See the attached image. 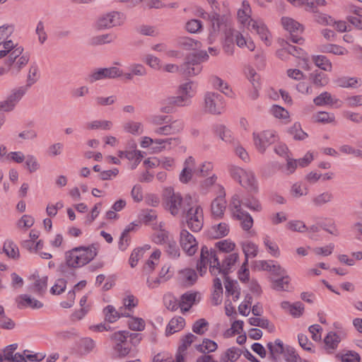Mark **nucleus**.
Here are the masks:
<instances>
[{
	"label": "nucleus",
	"mask_w": 362,
	"mask_h": 362,
	"mask_svg": "<svg viewBox=\"0 0 362 362\" xmlns=\"http://www.w3.org/2000/svg\"><path fill=\"white\" fill-rule=\"evenodd\" d=\"M223 14L217 11H214L210 17L209 34L207 42L213 44L219 37L223 35V49L228 54H233V29L231 25L230 11L228 3H222Z\"/></svg>",
	"instance_id": "f257e3e1"
},
{
	"label": "nucleus",
	"mask_w": 362,
	"mask_h": 362,
	"mask_svg": "<svg viewBox=\"0 0 362 362\" xmlns=\"http://www.w3.org/2000/svg\"><path fill=\"white\" fill-rule=\"evenodd\" d=\"M177 93V95L170 96L163 100L160 108L162 112L170 113L176 107L189 105L191 99L196 94V86L192 81H187L179 85Z\"/></svg>",
	"instance_id": "f03ea898"
},
{
	"label": "nucleus",
	"mask_w": 362,
	"mask_h": 362,
	"mask_svg": "<svg viewBox=\"0 0 362 362\" xmlns=\"http://www.w3.org/2000/svg\"><path fill=\"white\" fill-rule=\"evenodd\" d=\"M194 199L189 194H181L173 188H165L163 194V204L164 209L172 216H177L183 214L188 206L193 204Z\"/></svg>",
	"instance_id": "7ed1b4c3"
},
{
	"label": "nucleus",
	"mask_w": 362,
	"mask_h": 362,
	"mask_svg": "<svg viewBox=\"0 0 362 362\" xmlns=\"http://www.w3.org/2000/svg\"><path fill=\"white\" fill-rule=\"evenodd\" d=\"M98 255V248L91 245L87 247H76L65 253V261L71 268H79L92 261Z\"/></svg>",
	"instance_id": "20e7f679"
},
{
	"label": "nucleus",
	"mask_w": 362,
	"mask_h": 362,
	"mask_svg": "<svg viewBox=\"0 0 362 362\" xmlns=\"http://www.w3.org/2000/svg\"><path fill=\"white\" fill-rule=\"evenodd\" d=\"M8 54L6 65L8 66V71L13 74L19 73L30 60V54L25 52L21 46L14 45V48Z\"/></svg>",
	"instance_id": "39448f33"
},
{
	"label": "nucleus",
	"mask_w": 362,
	"mask_h": 362,
	"mask_svg": "<svg viewBox=\"0 0 362 362\" xmlns=\"http://www.w3.org/2000/svg\"><path fill=\"white\" fill-rule=\"evenodd\" d=\"M229 207L233 218L240 222L245 230H249L248 201L240 199L238 196L235 195L232 197Z\"/></svg>",
	"instance_id": "423d86ee"
},
{
	"label": "nucleus",
	"mask_w": 362,
	"mask_h": 362,
	"mask_svg": "<svg viewBox=\"0 0 362 362\" xmlns=\"http://www.w3.org/2000/svg\"><path fill=\"white\" fill-rule=\"evenodd\" d=\"M207 264L209 265V271L213 276H218L222 272L216 252L209 250L207 247H203L201 250L200 261L197 264V269L201 275L206 273Z\"/></svg>",
	"instance_id": "0eeeda50"
},
{
	"label": "nucleus",
	"mask_w": 362,
	"mask_h": 362,
	"mask_svg": "<svg viewBox=\"0 0 362 362\" xmlns=\"http://www.w3.org/2000/svg\"><path fill=\"white\" fill-rule=\"evenodd\" d=\"M203 110L207 114L222 115L226 110V101L219 93L207 91L203 98Z\"/></svg>",
	"instance_id": "6e6552de"
},
{
	"label": "nucleus",
	"mask_w": 362,
	"mask_h": 362,
	"mask_svg": "<svg viewBox=\"0 0 362 362\" xmlns=\"http://www.w3.org/2000/svg\"><path fill=\"white\" fill-rule=\"evenodd\" d=\"M126 20L127 16L123 12L111 11L99 16L95 25L98 30H107L123 25Z\"/></svg>",
	"instance_id": "1a4fd4ad"
},
{
	"label": "nucleus",
	"mask_w": 362,
	"mask_h": 362,
	"mask_svg": "<svg viewBox=\"0 0 362 362\" xmlns=\"http://www.w3.org/2000/svg\"><path fill=\"white\" fill-rule=\"evenodd\" d=\"M183 214H185L187 226L192 231L198 232L202 229L204 223V216L200 205L193 201V204L187 207Z\"/></svg>",
	"instance_id": "9d476101"
},
{
	"label": "nucleus",
	"mask_w": 362,
	"mask_h": 362,
	"mask_svg": "<svg viewBox=\"0 0 362 362\" xmlns=\"http://www.w3.org/2000/svg\"><path fill=\"white\" fill-rule=\"evenodd\" d=\"M206 51H200L192 56L188 57V60L182 64L184 74L189 77L199 75L202 71V62L209 59Z\"/></svg>",
	"instance_id": "9b49d317"
},
{
	"label": "nucleus",
	"mask_w": 362,
	"mask_h": 362,
	"mask_svg": "<svg viewBox=\"0 0 362 362\" xmlns=\"http://www.w3.org/2000/svg\"><path fill=\"white\" fill-rule=\"evenodd\" d=\"M123 75V71L117 66L99 68L92 71L86 78L90 83L105 79H113L120 78Z\"/></svg>",
	"instance_id": "f8f14e48"
},
{
	"label": "nucleus",
	"mask_w": 362,
	"mask_h": 362,
	"mask_svg": "<svg viewBox=\"0 0 362 362\" xmlns=\"http://www.w3.org/2000/svg\"><path fill=\"white\" fill-rule=\"evenodd\" d=\"M13 32V27L11 25H4L0 27V59L4 57L14 48L13 42L10 37Z\"/></svg>",
	"instance_id": "ddd939ff"
},
{
	"label": "nucleus",
	"mask_w": 362,
	"mask_h": 362,
	"mask_svg": "<svg viewBox=\"0 0 362 362\" xmlns=\"http://www.w3.org/2000/svg\"><path fill=\"white\" fill-rule=\"evenodd\" d=\"M179 240L182 249L188 255H194L198 250V243L196 238L186 229L180 230Z\"/></svg>",
	"instance_id": "4468645a"
},
{
	"label": "nucleus",
	"mask_w": 362,
	"mask_h": 362,
	"mask_svg": "<svg viewBox=\"0 0 362 362\" xmlns=\"http://www.w3.org/2000/svg\"><path fill=\"white\" fill-rule=\"evenodd\" d=\"M27 91L26 87L13 89L7 98L0 102V108L5 112L12 111Z\"/></svg>",
	"instance_id": "2eb2a0df"
},
{
	"label": "nucleus",
	"mask_w": 362,
	"mask_h": 362,
	"mask_svg": "<svg viewBox=\"0 0 362 362\" xmlns=\"http://www.w3.org/2000/svg\"><path fill=\"white\" fill-rule=\"evenodd\" d=\"M253 137L255 145L260 152L264 151L268 146L274 143L278 139V136L273 130H267L259 134L254 133Z\"/></svg>",
	"instance_id": "dca6fc26"
},
{
	"label": "nucleus",
	"mask_w": 362,
	"mask_h": 362,
	"mask_svg": "<svg viewBox=\"0 0 362 362\" xmlns=\"http://www.w3.org/2000/svg\"><path fill=\"white\" fill-rule=\"evenodd\" d=\"M218 194L211 202V211L215 218L223 217L226 209V192L222 185H217Z\"/></svg>",
	"instance_id": "f3484780"
},
{
	"label": "nucleus",
	"mask_w": 362,
	"mask_h": 362,
	"mask_svg": "<svg viewBox=\"0 0 362 362\" xmlns=\"http://www.w3.org/2000/svg\"><path fill=\"white\" fill-rule=\"evenodd\" d=\"M194 174L197 175L196 160L194 157L189 156L183 163V168L179 175L180 181L186 184L192 179Z\"/></svg>",
	"instance_id": "a211bd4d"
},
{
	"label": "nucleus",
	"mask_w": 362,
	"mask_h": 362,
	"mask_svg": "<svg viewBox=\"0 0 362 362\" xmlns=\"http://www.w3.org/2000/svg\"><path fill=\"white\" fill-rule=\"evenodd\" d=\"M152 228L154 230L152 235V241L158 245H165L173 236L165 229L163 221L156 222L153 224Z\"/></svg>",
	"instance_id": "6ab92c4d"
},
{
	"label": "nucleus",
	"mask_w": 362,
	"mask_h": 362,
	"mask_svg": "<svg viewBox=\"0 0 362 362\" xmlns=\"http://www.w3.org/2000/svg\"><path fill=\"white\" fill-rule=\"evenodd\" d=\"M250 25L252 26V32L257 34L267 46L271 45L272 36L270 32L262 20L250 19Z\"/></svg>",
	"instance_id": "aec40b11"
},
{
	"label": "nucleus",
	"mask_w": 362,
	"mask_h": 362,
	"mask_svg": "<svg viewBox=\"0 0 362 362\" xmlns=\"http://www.w3.org/2000/svg\"><path fill=\"white\" fill-rule=\"evenodd\" d=\"M346 331L329 332L324 339L325 348L331 353L335 350L340 341L346 337Z\"/></svg>",
	"instance_id": "412c9836"
},
{
	"label": "nucleus",
	"mask_w": 362,
	"mask_h": 362,
	"mask_svg": "<svg viewBox=\"0 0 362 362\" xmlns=\"http://www.w3.org/2000/svg\"><path fill=\"white\" fill-rule=\"evenodd\" d=\"M122 305L119 307L121 315L131 317L138 305V298L132 294H127L122 298Z\"/></svg>",
	"instance_id": "4be33fe9"
},
{
	"label": "nucleus",
	"mask_w": 362,
	"mask_h": 362,
	"mask_svg": "<svg viewBox=\"0 0 362 362\" xmlns=\"http://www.w3.org/2000/svg\"><path fill=\"white\" fill-rule=\"evenodd\" d=\"M178 48L185 51H196L199 49L202 44L200 41L188 36H180L176 39Z\"/></svg>",
	"instance_id": "5701e85b"
},
{
	"label": "nucleus",
	"mask_w": 362,
	"mask_h": 362,
	"mask_svg": "<svg viewBox=\"0 0 362 362\" xmlns=\"http://www.w3.org/2000/svg\"><path fill=\"white\" fill-rule=\"evenodd\" d=\"M348 21L356 28L362 30V8L354 4L348 6Z\"/></svg>",
	"instance_id": "b1692460"
},
{
	"label": "nucleus",
	"mask_w": 362,
	"mask_h": 362,
	"mask_svg": "<svg viewBox=\"0 0 362 362\" xmlns=\"http://www.w3.org/2000/svg\"><path fill=\"white\" fill-rule=\"evenodd\" d=\"M209 81L214 89L218 90L226 96L231 98L235 97V93L233 90H232L229 84L221 78L216 76H211L209 78Z\"/></svg>",
	"instance_id": "393cba45"
},
{
	"label": "nucleus",
	"mask_w": 362,
	"mask_h": 362,
	"mask_svg": "<svg viewBox=\"0 0 362 362\" xmlns=\"http://www.w3.org/2000/svg\"><path fill=\"white\" fill-rule=\"evenodd\" d=\"M200 296L197 292H187L184 293L179 302V307L182 312L188 311L193 305L199 301Z\"/></svg>",
	"instance_id": "a878e982"
},
{
	"label": "nucleus",
	"mask_w": 362,
	"mask_h": 362,
	"mask_svg": "<svg viewBox=\"0 0 362 362\" xmlns=\"http://www.w3.org/2000/svg\"><path fill=\"white\" fill-rule=\"evenodd\" d=\"M229 172L233 179L241 186L245 188L249 186V175L245 170L236 165H231Z\"/></svg>",
	"instance_id": "bb28decb"
},
{
	"label": "nucleus",
	"mask_w": 362,
	"mask_h": 362,
	"mask_svg": "<svg viewBox=\"0 0 362 362\" xmlns=\"http://www.w3.org/2000/svg\"><path fill=\"white\" fill-rule=\"evenodd\" d=\"M269 281L271 288L276 291H289L291 289V278L287 274L279 278L271 277Z\"/></svg>",
	"instance_id": "cd10ccee"
},
{
	"label": "nucleus",
	"mask_w": 362,
	"mask_h": 362,
	"mask_svg": "<svg viewBox=\"0 0 362 362\" xmlns=\"http://www.w3.org/2000/svg\"><path fill=\"white\" fill-rule=\"evenodd\" d=\"M197 337L189 333L180 339V344L176 354V362H185V353L187 348L196 340Z\"/></svg>",
	"instance_id": "c85d7f7f"
},
{
	"label": "nucleus",
	"mask_w": 362,
	"mask_h": 362,
	"mask_svg": "<svg viewBox=\"0 0 362 362\" xmlns=\"http://www.w3.org/2000/svg\"><path fill=\"white\" fill-rule=\"evenodd\" d=\"M127 72H123V75L122 76L127 80H132L135 76H145L147 74L146 67L139 63L130 64L127 67Z\"/></svg>",
	"instance_id": "c756f323"
},
{
	"label": "nucleus",
	"mask_w": 362,
	"mask_h": 362,
	"mask_svg": "<svg viewBox=\"0 0 362 362\" xmlns=\"http://www.w3.org/2000/svg\"><path fill=\"white\" fill-rule=\"evenodd\" d=\"M85 127L88 131H109L112 129L113 122L111 120L104 119H94L86 122Z\"/></svg>",
	"instance_id": "7c9ffc66"
},
{
	"label": "nucleus",
	"mask_w": 362,
	"mask_h": 362,
	"mask_svg": "<svg viewBox=\"0 0 362 362\" xmlns=\"http://www.w3.org/2000/svg\"><path fill=\"white\" fill-rule=\"evenodd\" d=\"M17 305L19 308H30L38 309L43 306V304L37 299L28 295H21L16 298Z\"/></svg>",
	"instance_id": "2f4dec72"
},
{
	"label": "nucleus",
	"mask_w": 362,
	"mask_h": 362,
	"mask_svg": "<svg viewBox=\"0 0 362 362\" xmlns=\"http://www.w3.org/2000/svg\"><path fill=\"white\" fill-rule=\"evenodd\" d=\"M30 351L25 350L23 354L16 353L13 357V362H27V359L31 361L39 362L43 360L46 355L44 353L30 354Z\"/></svg>",
	"instance_id": "473e14b6"
},
{
	"label": "nucleus",
	"mask_w": 362,
	"mask_h": 362,
	"mask_svg": "<svg viewBox=\"0 0 362 362\" xmlns=\"http://www.w3.org/2000/svg\"><path fill=\"white\" fill-rule=\"evenodd\" d=\"M151 150L155 153L161 152L173 144L180 143L179 138L155 139Z\"/></svg>",
	"instance_id": "72a5a7b5"
},
{
	"label": "nucleus",
	"mask_w": 362,
	"mask_h": 362,
	"mask_svg": "<svg viewBox=\"0 0 362 362\" xmlns=\"http://www.w3.org/2000/svg\"><path fill=\"white\" fill-rule=\"evenodd\" d=\"M123 130L125 133L130 134L134 136H139L144 132V126L142 122L128 120L122 125Z\"/></svg>",
	"instance_id": "f704fd0d"
},
{
	"label": "nucleus",
	"mask_w": 362,
	"mask_h": 362,
	"mask_svg": "<svg viewBox=\"0 0 362 362\" xmlns=\"http://www.w3.org/2000/svg\"><path fill=\"white\" fill-rule=\"evenodd\" d=\"M281 308L294 317H299L304 311V306L300 302L291 303L288 301H283L281 303Z\"/></svg>",
	"instance_id": "c9c22d12"
},
{
	"label": "nucleus",
	"mask_w": 362,
	"mask_h": 362,
	"mask_svg": "<svg viewBox=\"0 0 362 362\" xmlns=\"http://www.w3.org/2000/svg\"><path fill=\"white\" fill-rule=\"evenodd\" d=\"M213 131L216 136L226 143L230 144L233 141L232 132L223 124L214 125Z\"/></svg>",
	"instance_id": "e433bc0d"
},
{
	"label": "nucleus",
	"mask_w": 362,
	"mask_h": 362,
	"mask_svg": "<svg viewBox=\"0 0 362 362\" xmlns=\"http://www.w3.org/2000/svg\"><path fill=\"white\" fill-rule=\"evenodd\" d=\"M224 285L226 288V299H232L233 301L238 300L240 292L238 289L237 282L229 280L227 276L225 279Z\"/></svg>",
	"instance_id": "4c0bfd02"
},
{
	"label": "nucleus",
	"mask_w": 362,
	"mask_h": 362,
	"mask_svg": "<svg viewBox=\"0 0 362 362\" xmlns=\"http://www.w3.org/2000/svg\"><path fill=\"white\" fill-rule=\"evenodd\" d=\"M281 23L283 28L290 33L295 32L301 33L303 30V26L292 18L287 16L282 17Z\"/></svg>",
	"instance_id": "58836bf2"
},
{
	"label": "nucleus",
	"mask_w": 362,
	"mask_h": 362,
	"mask_svg": "<svg viewBox=\"0 0 362 362\" xmlns=\"http://www.w3.org/2000/svg\"><path fill=\"white\" fill-rule=\"evenodd\" d=\"M333 194L329 191H325L314 195L311 199L313 205L315 207H321L329 204L333 200Z\"/></svg>",
	"instance_id": "ea45409f"
},
{
	"label": "nucleus",
	"mask_w": 362,
	"mask_h": 362,
	"mask_svg": "<svg viewBox=\"0 0 362 362\" xmlns=\"http://www.w3.org/2000/svg\"><path fill=\"white\" fill-rule=\"evenodd\" d=\"M229 226L226 223H220L210 228L209 235L212 238H221L229 233Z\"/></svg>",
	"instance_id": "a19ab883"
},
{
	"label": "nucleus",
	"mask_w": 362,
	"mask_h": 362,
	"mask_svg": "<svg viewBox=\"0 0 362 362\" xmlns=\"http://www.w3.org/2000/svg\"><path fill=\"white\" fill-rule=\"evenodd\" d=\"M185 325V319L182 317H175L170 320L165 329L166 335L173 334L182 330Z\"/></svg>",
	"instance_id": "79ce46f5"
},
{
	"label": "nucleus",
	"mask_w": 362,
	"mask_h": 362,
	"mask_svg": "<svg viewBox=\"0 0 362 362\" xmlns=\"http://www.w3.org/2000/svg\"><path fill=\"white\" fill-rule=\"evenodd\" d=\"M223 297V287L221 283V278L216 277L214 280L213 293L211 300L214 305H220L222 302Z\"/></svg>",
	"instance_id": "37998d69"
},
{
	"label": "nucleus",
	"mask_w": 362,
	"mask_h": 362,
	"mask_svg": "<svg viewBox=\"0 0 362 362\" xmlns=\"http://www.w3.org/2000/svg\"><path fill=\"white\" fill-rule=\"evenodd\" d=\"M179 279L185 285L191 286L197 281V275L194 269H185L180 272Z\"/></svg>",
	"instance_id": "c03bdc74"
},
{
	"label": "nucleus",
	"mask_w": 362,
	"mask_h": 362,
	"mask_svg": "<svg viewBox=\"0 0 362 362\" xmlns=\"http://www.w3.org/2000/svg\"><path fill=\"white\" fill-rule=\"evenodd\" d=\"M268 349L272 358L277 361L280 356L284 352V346L281 340L277 339L274 342H269L267 344Z\"/></svg>",
	"instance_id": "a18cd8bd"
},
{
	"label": "nucleus",
	"mask_w": 362,
	"mask_h": 362,
	"mask_svg": "<svg viewBox=\"0 0 362 362\" xmlns=\"http://www.w3.org/2000/svg\"><path fill=\"white\" fill-rule=\"evenodd\" d=\"M30 280L33 281V290L34 291L41 293L47 289V276L40 277L37 274H33L30 277Z\"/></svg>",
	"instance_id": "49530a36"
},
{
	"label": "nucleus",
	"mask_w": 362,
	"mask_h": 362,
	"mask_svg": "<svg viewBox=\"0 0 362 362\" xmlns=\"http://www.w3.org/2000/svg\"><path fill=\"white\" fill-rule=\"evenodd\" d=\"M103 315L105 320L110 323L115 322L120 317H124L123 315H121L119 308L117 310L112 305H108L104 308Z\"/></svg>",
	"instance_id": "de8ad7c7"
},
{
	"label": "nucleus",
	"mask_w": 362,
	"mask_h": 362,
	"mask_svg": "<svg viewBox=\"0 0 362 362\" xmlns=\"http://www.w3.org/2000/svg\"><path fill=\"white\" fill-rule=\"evenodd\" d=\"M238 22L243 27L249 25V3L247 1H243L241 8L237 12Z\"/></svg>",
	"instance_id": "09e8293b"
},
{
	"label": "nucleus",
	"mask_w": 362,
	"mask_h": 362,
	"mask_svg": "<svg viewBox=\"0 0 362 362\" xmlns=\"http://www.w3.org/2000/svg\"><path fill=\"white\" fill-rule=\"evenodd\" d=\"M238 259V255L233 253L227 256L223 262V268H221V273L218 274L221 279H225L230 268L235 265Z\"/></svg>",
	"instance_id": "8fccbe9b"
},
{
	"label": "nucleus",
	"mask_w": 362,
	"mask_h": 362,
	"mask_svg": "<svg viewBox=\"0 0 362 362\" xmlns=\"http://www.w3.org/2000/svg\"><path fill=\"white\" fill-rule=\"evenodd\" d=\"M270 114L275 118L282 120L285 123H288L290 119L289 112L283 107L274 105L269 109Z\"/></svg>",
	"instance_id": "3c124183"
},
{
	"label": "nucleus",
	"mask_w": 362,
	"mask_h": 362,
	"mask_svg": "<svg viewBox=\"0 0 362 362\" xmlns=\"http://www.w3.org/2000/svg\"><path fill=\"white\" fill-rule=\"evenodd\" d=\"M243 251L245 256V262L243 264L240 269L238 272V279L242 282H247L249 281V272H248V267H247V260H248V250H247V245H243Z\"/></svg>",
	"instance_id": "603ef678"
},
{
	"label": "nucleus",
	"mask_w": 362,
	"mask_h": 362,
	"mask_svg": "<svg viewBox=\"0 0 362 362\" xmlns=\"http://www.w3.org/2000/svg\"><path fill=\"white\" fill-rule=\"evenodd\" d=\"M309 78L313 84L317 87L325 86L329 83L328 76L326 74L318 71L312 72L309 75Z\"/></svg>",
	"instance_id": "864d4df0"
},
{
	"label": "nucleus",
	"mask_w": 362,
	"mask_h": 362,
	"mask_svg": "<svg viewBox=\"0 0 362 362\" xmlns=\"http://www.w3.org/2000/svg\"><path fill=\"white\" fill-rule=\"evenodd\" d=\"M250 325L259 327L262 329H267L269 332L274 330V326L269 321L262 316L250 317Z\"/></svg>",
	"instance_id": "5fc2aeb1"
},
{
	"label": "nucleus",
	"mask_w": 362,
	"mask_h": 362,
	"mask_svg": "<svg viewBox=\"0 0 362 362\" xmlns=\"http://www.w3.org/2000/svg\"><path fill=\"white\" fill-rule=\"evenodd\" d=\"M312 60L318 68L323 71H331L332 69L330 60L324 55H313Z\"/></svg>",
	"instance_id": "6e6d98bb"
},
{
	"label": "nucleus",
	"mask_w": 362,
	"mask_h": 362,
	"mask_svg": "<svg viewBox=\"0 0 362 362\" xmlns=\"http://www.w3.org/2000/svg\"><path fill=\"white\" fill-rule=\"evenodd\" d=\"M40 70L36 63H32L28 69L27 75V84L26 86L30 87L35 84L40 78Z\"/></svg>",
	"instance_id": "4d7b16f0"
},
{
	"label": "nucleus",
	"mask_w": 362,
	"mask_h": 362,
	"mask_svg": "<svg viewBox=\"0 0 362 362\" xmlns=\"http://www.w3.org/2000/svg\"><path fill=\"white\" fill-rule=\"evenodd\" d=\"M241 354L240 350L231 347L228 349L221 356V362H235L238 359Z\"/></svg>",
	"instance_id": "13d9d810"
},
{
	"label": "nucleus",
	"mask_w": 362,
	"mask_h": 362,
	"mask_svg": "<svg viewBox=\"0 0 362 362\" xmlns=\"http://www.w3.org/2000/svg\"><path fill=\"white\" fill-rule=\"evenodd\" d=\"M160 254L161 252L159 250H156L152 253L144 267V271L146 274H150L154 270L158 263Z\"/></svg>",
	"instance_id": "bf43d9fd"
},
{
	"label": "nucleus",
	"mask_w": 362,
	"mask_h": 362,
	"mask_svg": "<svg viewBox=\"0 0 362 362\" xmlns=\"http://www.w3.org/2000/svg\"><path fill=\"white\" fill-rule=\"evenodd\" d=\"M313 102L316 105L322 106L325 105H334L337 103L339 100L336 98H333L330 93L323 92L320 95L314 98Z\"/></svg>",
	"instance_id": "052dcab7"
},
{
	"label": "nucleus",
	"mask_w": 362,
	"mask_h": 362,
	"mask_svg": "<svg viewBox=\"0 0 362 362\" xmlns=\"http://www.w3.org/2000/svg\"><path fill=\"white\" fill-rule=\"evenodd\" d=\"M3 252L10 258L16 259L19 257L18 246L11 240H7L4 242Z\"/></svg>",
	"instance_id": "680f3d73"
},
{
	"label": "nucleus",
	"mask_w": 362,
	"mask_h": 362,
	"mask_svg": "<svg viewBox=\"0 0 362 362\" xmlns=\"http://www.w3.org/2000/svg\"><path fill=\"white\" fill-rule=\"evenodd\" d=\"M25 168L30 173H33L40 168V164L37 158L32 154H28L24 160Z\"/></svg>",
	"instance_id": "e2e57ef3"
},
{
	"label": "nucleus",
	"mask_w": 362,
	"mask_h": 362,
	"mask_svg": "<svg viewBox=\"0 0 362 362\" xmlns=\"http://www.w3.org/2000/svg\"><path fill=\"white\" fill-rule=\"evenodd\" d=\"M95 348V342L89 337L83 338L80 340L78 349L81 354H87L93 351Z\"/></svg>",
	"instance_id": "0e129e2a"
},
{
	"label": "nucleus",
	"mask_w": 362,
	"mask_h": 362,
	"mask_svg": "<svg viewBox=\"0 0 362 362\" xmlns=\"http://www.w3.org/2000/svg\"><path fill=\"white\" fill-rule=\"evenodd\" d=\"M339 86L342 88H357L361 86V80L354 77H343L337 81Z\"/></svg>",
	"instance_id": "69168bd1"
},
{
	"label": "nucleus",
	"mask_w": 362,
	"mask_h": 362,
	"mask_svg": "<svg viewBox=\"0 0 362 362\" xmlns=\"http://www.w3.org/2000/svg\"><path fill=\"white\" fill-rule=\"evenodd\" d=\"M128 327L133 331H143L145 329L146 323L144 319L138 317H128Z\"/></svg>",
	"instance_id": "338daca9"
},
{
	"label": "nucleus",
	"mask_w": 362,
	"mask_h": 362,
	"mask_svg": "<svg viewBox=\"0 0 362 362\" xmlns=\"http://www.w3.org/2000/svg\"><path fill=\"white\" fill-rule=\"evenodd\" d=\"M290 194L293 198L298 199L306 196L308 194V189L304 185L296 182L291 186Z\"/></svg>",
	"instance_id": "774afa93"
}]
</instances>
